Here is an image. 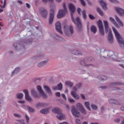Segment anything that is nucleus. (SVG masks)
Returning <instances> with one entry per match:
<instances>
[{
	"label": "nucleus",
	"mask_w": 124,
	"mask_h": 124,
	"mask_svg": "<svg viewBox=\"0 0 124 124\" xmlns=\"http://www.w3.org/2000/svg\"><path fill=\"white\" fill-rule=\"evenodd\" d=\"M112 30L121 48H122V49H124V39L123 38V37H122V36H121V35L120 34V33H119L118 31L116 30L115 28L113 27Z\"/></svg>",
	"instance_id": "obj_1"
},
{
	"label": "nucleus",
	"mask_w": 124,
	"mask_h": 124,
	"mask_svg": "<svg viewBox=\"0 0 124 124\" xmlns=\"http://www.w3.org/2000/svg\"><path fill=\"white\" fill-rule=\"evenodd\" d=\"M104 24L105 25V31L106 33H108V31H109L108 35V42L110 44H112V43H113L114 41L113 39V34L112 33V31H111V30H109V25L108 24V22L107 21H104Z\"/></svg>",
	"instance_id": "obj_2"
},
{
	"label": "nucleus",
	"mask_w": 124,
	"mask_h": 124,
	"mask_svg": "<svg viewBox=\"0 0 124 124\" xmlns=\"http://www.w3.org/2000/svg\"><path fill=\"white\" fill-rule=\"evenodd\" d=\"M52 111L57 114V118L58 120L62 121V120L65 119V115L62 113V110H60L59 108H54L52 109Z\"/></svg>",
	"instance_id": "obj_3"
},
{
	"label": "nucleus",
	"mask_w": 124,
	"mask_h": 124,
	"mask_svg": "<svg viewBox=\"0 0 124 124\" xmlns=\"http://www.w3.org/2000/svg\"><path fill=\"white\" fill-rule=\"evenodd\" d=\"M63 7L64 10H60L57 14V18L58 19H61L62 17L65 16V14H66V13L67 12V10L66 9V5L65 4V3H63Z\"/></svg>",
	"instance_id": "obj_4"
},
{
	"label": "nucleus",
	"mask_w": 124,
	"mask_h": 124,
	"mask_svg": "<svg viewBox=\"0 0 124 124\" xmlns=\"http://www.w3.org/2000/svg\"><path fill=\"white\" fill-rule=\"evenodd\" d=\"M69 8L70 11L71 12V17L72 21L75 24V25H76V21H75V19H74V17H73V13L75 12V6H74V5L72 4H69Z\"/></svg>",
	"instance_id": "obj_5"
},
{
	"label": "nucleus",
	"mask_w": 124,
	"mask_h": 124,
	"mask_svg": "<svg viewBox=\"0 0 124 124\" xmlns=\"http://www.w3.org/2000/svg\"><path fill=\"white\" fill-rule=\"evenodd\" d=\"M97 26L99 28L100 34L102 35V36H104V30H103V25H102V21L101 20H99L97 22Z\"/></svg>",
	"instance_id": "obj_6"
},
{
	"label": "nucleus",
	"mask_w": 124,
	"mask_h": 124,
	"mask_svg": "<svg viewBox=\"0 0 124 124\" xmlns=\"http://www.w3.org/2000/svg\"><path fill=\"white\" fill-rule=\"evenodd\" d=\"M72 113L73 116H75L76 118H79V117H80V112L78 111V109L75 108V107L74 106H73L72 107Z\"/></svg>",
	"instance_id": "obj_7"
},
{
	"label": "nucleus",
	"mask_w": 124,
	"mask_h": 124,
	"mask_svg": "<svg viewBox=\"0 0 124 124\" xmlns=\"http://www.w3.org/2000/svg\"><path fill=\"white\" fill-rule=\"evenodd\" d=\"M55 16V10L52 9L50 10V17L49 23V24H52L53 21H54V17Z\"/></svg>",
	"instance_id": "obj_8"
},
{
	"label": "nucleus",
	"mask_w": 124,
	"mask_h": 124,
	"mask_svg": "<svg viewBox=\"0 0 124 124\" xmlns=\"http://www.w3.org/2000/svg\"><path fill=\"white\" fill-rule=\"evenodd\" d=\"M37 91H38L39 93H40V94L42 95L43 98H47V95L45 94V93L42 90L41 86H38L37 87Z\"/></svg>",
	"instance_id": "obj_9"
},
{
	"label": "nucleus",
	"mask_w": 124,
	"mask_h": 124,
	"mask_svg": "<svg viewBox=\"0 0 124 124\" xmlns=\"http://www.w3.org/2000/svg\"><path fill=\"white\" fill-rule=\"evenodd\" d=\"M77 107H78V108L79 109V110L81 112V113H82V114H84V115H86V114H87L86 109H85V108H84V107H83L82 104L80 103H78L77 105Z\"/></svg>",
	"instance_id": "obj_10"
},
{
	"label": "nucleus",
	"mask_w": 124,
	"mask_h": 124,
	"mask_svg": "<svg viewBox=\"0 0 124 124\" xmlns=\"http://www.w3.org/2000/svg\"><path fill=\"white\" fill-rule=\"evenodd\" d=\"M23 92L25 94V98L26 100L29 101V102L32 101V98H31V97L29 94V92L28 91V90H24Z\"/></svg>",
	"instance_id": "obj_11"
},
{
	"label": "nucleus",
	"mask_w": 124,
	"mask_h": 124,
	"mask_svg": "<svg viewBox=\"0 0 124 124\" xmlns=\"http://www.w3.org/2000/svg\"><path fill=\"white\" fill-rule=\"evenodd\" d=\"M73 90L75 92L73 91L71 92V94L72 96H73V97H74L75 99H79L80 98V97L79 96V95H78V94H77V93H76V92H77V88H76V87H73Z\"/></svg>",
	"instance_id": "obj_12"
},
{
	"label": "nucleus",
	"mask_w": 124,
	"mask_h": 124,
	"mask_svg": "<svg viewBox=\"0 0 124 124\" xmlns=\"http://www.w3.org/2000/svg\"><path fill=\"white\" fill-rule=\"evenodd\" d=\"M40 13L42 16L44 18H46V17H47V14H48V12L46 9H44V8H40Z\"/></svg>",
	"instance_id": "obj_13"
},
{
	"label": "nucleus",
	"mask_w": 124,
	"mask_h": 124,
	"mask_svg": "<svg viewBox=\"0 0 124 124\" xmlns=\"http://www.w3.org/2000/svg\"><path fill=\"white\" fill-rule=\"evenodd\" d=\"M56 30L60 33L61 34H62V26L61 25V23L60 22H57L56 23Z\"/></svg>",
	"instance_id": "obj_14"
},
{
	"label": "nucleus",
	"mask_w": 124,
	"mask_h": 124,
	"mask_svg": "<svg viewBox=\"0 0 124 124\" xmlns=\"http://www.w3.org/2000/svg\"><path fill=\"white\" fill-rule=\"evenodd\" d=\"M99 3H100L101 6L104 10H107V4L106 2L103 1V0H101L99 1Z\"/></svg>",
	"instance_id": "obj_15"
},
{
	"label": "nucleus",
	"mask_w": 124,
	"mask_h": 124,
	"mask_svg": "<svg viewBox=\"0 0 124 124\" xmlns=\"http://www.w3.org/2000/svg\"><path fill=\"white\" fill-rule=\"evenodd\" d=\"M77 21V25L78 26V28L79 30L82 29V22H81V20H80V18L79 17H77L76 18Z\"/></svg>",
	"instance_id": "obj_16"
},
{
	"label": "nucleus",
	"mask_w": 124,
	"mask_h": 124,
	"mask_svg": "<svg viewBox=\"0 0 124 124\" xmlns=\"http://www.w3.org/2000/svg\"><path fill=\"white\" fill-rule=\"evenodd\" d=\"M116 11H117V12L119 13L121 16H124V10H123V9L121 8H116Z\"/></svg>",
	"instance_id": "obj_17"
},
{
	"label": "nucleus",
	"mask_w": 124,
	"mask_h": 124,
	"mask_svg": "<svg viewBox=\"0 0 124 124\" xmlns=\"http://www.w3.org/2000/svg\"><path fill=\"white\" fill-rule=\"evenodd\" d=\"M31 93L32 95H33L34 97H35L36 98H39L40 97V95L37 94V93L35 92L34 89H32Z\"/></svg>",
	"instance_id": "obj_18"
},
{
	"label": "nucleus",
	"mask_w": 124,
	"mask_h": 124,
	"mask_svg": "<svg viewBox=\"0 0 124 124\" xmlns=\"http://www.w3.org/2000/svg\"><path fill=\"white\" fill-rule=\"evenodd\" d=\"M53 90H56L57 91H62V83H60L57 86L53 87Z\"/></svg>",
	"instance_id": "obj_19"
},
{
	"label": "nucleus",
	"mask_w": 124,
	"mask_h": 124,
	"mask_svg": "<svg viewBox=\"0 0 124 124\" xmlns=\"http://www.w3.org/2000/svg\"><path fill=\"white\" fill-rule=\"evenodd\" d=\"M110 21L113 23V24L114 25V26L117 28V29H120V26L118 25L116 21H115V19L112 17L109 18Z\"/></svg>",
	"instance_id": "obj_20"
},
{
	"label": "nucleus",
	"mask_w": 124,
	"mask_h": 124,
	"mask_svg": "<svg viewBox=\"0 0 124 124\" xmlns=\"http://www.w3.org/2000/svg\"><path fill=\"white\" fill-rule=\"evenodd\" d=\"M52 107H50L48 108L43 109L40 111V113L42 114H48L49 113V109H51Z\"/></svg>",
	"instance_id": "obj_21"
},
{
	"label": "nucleus",
	"mask_w": 124,
	"mask_h": 124,
	"mask_svg": "<svg viewBox=\"0 0 124 124\" xmlns=\"http://www.w3.org/2000/svg\"><path fill=\"white\" fill-rule=\"evenodd\" d=\"M115 19L117 23L121 27H124V24H123V22H122V21H121V19L119 18V17H118V16H115Z\"/></svg>",
	"instance_id": "obj_22"
},
{
	"label": "nucleus",
	"mask_w": 124,
	"mask_h": 124,
	"mask_svg": "<svg viewBox=\"0 0 124 124\" xmlns=\"http://www.w3.org/2000/svg\"><path fill=\"white\" fill-rule=\"evenodd\" d=\"M47 62H48L47 61H43V62H40L37 64V66H38V67H41L42 66H44V65H46V64H47Z\"/></svg>",
	"instance_id": "obj_23"
},
{
	"label": "nucleus",
	"mask_w": 124,
	"mask_h": 124,
	"mask_svg": "<svg viewBox=\"0 0 124 124\" xmlns=\"http://www.w3.org/2000/svg\"><path fill=\"white\" fill-rule=\"evenodd\" d=\"M44 89H45V90L46 91V92H47V93H48L52 94V92H51V89H50V88H49V87H48L47 86L45 85L44 86Z\"/></svg>",
	"instance_id": "obj_24"
},
{
	"label": "nucleus",
	"mask_w": 124,
	"mask_h": 124,
	"mask_svg": "<svg viewBox=\"0 0 124 124\" xmlns=\"http://www.w3.org/2000/svg\"><path fill=\"white\" fill-rule=\"evenodd\" d=\"M108 101L111 104H115V105H118L119 104V102L115 100L109 99Z\"/></svg>",
	"instance_id": "obj_25"
},
{
	"label": "nucleus",
	"mask_w": 124,
	"mask_h": 124,
	"mask_svg": "<svg viewBox=\"0 0 124 124\" xmlns=\"http://www.w3.org/2000/svg\"><path fill=\"white\" fill-rule=\"evenodd\" d=\"M91 31L93 33H96V27L94 26H92L91 28Z\"/></svg>",
	"instance_id": "obj_26"
},
{
	"label": "nucleus",
	"mask_w": 124,
	"mask_h": 124,
	"mask_svg": "<svg viewBox=\"0 0 124 124\" xmlns=\"http://www.w3.org/2000/svg\"><path fill=\"white\" fill-rule=\"evenodd\" d=\"M85 106L87 108V110L91 111V108H90V103L88 102H86L85 103Z\"/></svg>",
	"instance_id": "obj_27"
},
{
	"label": "nucleus",
	"mask_w": 124,
	"mask_h": 124,
	"mask_svg": "<svg viewBox=\"0 0 124 124\" xmlns=\"http://www.w3.org/2000/svg\"><path fill=\"white\" fill-rule=\"evenodd\" d=\"M27 109L31 113H34V108H31L30 106H27Z\"/></svg>",
	"instance_id": "obj_28"
},
{
	"label": "nucleus",
	"mask_w": 124,
	"mask_h": 124,
	"mask_svg": "<svg viewBox=\"0 0 124 124\" xmlns=\"http://www.w3.org/2000/svg\"><path fill=\"white\" fill-rule=\"evenodd\" d=\"M19 70H20V68L17 67L15 69V70L12 72V76H13L15 73H18Z\"/></svg>",
	"instance_id": "obj_29"
},
{
	"label": "nucleus",
	"mask_w": 124,
	"mask_h": 124,
	"mask_svg": "<svg viewBox=\"0 0 124 124\" xmlns=\"http://www.w3.org/2000/svg\"><path fill=\"white\" fill-rule=\"evenodd\" d=\"M23 96H24V95L23 94V93H18L16 95V97L18 99H22Z\"/></svg>",
	"instance_id": "obj_30"
},
{
	"label": "nucleus",
	"mask_w": 124,
	"mask_h": 124,
	"mask_svg": "<svg viewBox=\"0 0 124 124\" xmlns=\"http://www.w3.org/2000/svg\"><path fill=\"white\" fill-rule=\"evenodd\" d=\"M36 106V107H44V106H45V105L43 103H38Z\"/></svg>",
	"instance_id": "obj_31"
},
{
	"label": "nucleus",
	"mask_w": 124,
	"mask_h": 124,
	"mask_svg": "<svg viewBox=\"0 0 124 124\" xmlns=\"http://www.w3.org/2000/svg\"><path fill=\"white\" fill-rule=\"evenodd\" d=\"M97 11L101 15V16H103V12L101 11L100 8H97Z\"/></svg>",
	"instance_id": "obj_32"
},
{
	"label": "nucleus",
	"mask_w": 124,
	"mask_h": 124,
	"mask_svg": "<svg viewBox=\"0 0 124 124\" xmlns=\"http://www.w3.org/2000/svg\"><path fill=\"white\" fill-rule=\"evenodd\" d=\"M65 85L66 86H70V87H73V83H72V82H71L70 81H67L65 83Z\"/></svg>",
	"instance_id": "obj_33"
},
{
	"label": "nucleus",
	"mask_w": 124,
	"mask_h": 124,
	"mask_svg": "<svg viewBox=\"0 0 124 124\" xmlns=\"http://www.w3.org/2000/svg\"><path fill=\"white\" fill-rule=\"evenodd\" d=\"M16 124H25V121L24 120H18L16 123Z\"/></svg>",
	"instance_id": "obj_34"
},
{
	"label": "nucleus",
	"mask_w": 124,
	"mask_h": 124,
	"mask_svg": "<svg viewBox=\"0 0 124 124\" xmlns=\"http://www.w3.org/2000/svg\"><path fill=\"white\" fill-rule=\"evenodd\" d=\"M82 16L83 18L86 19H87V15H86V11L85 10H83L82 11Z\"/></svg>",
	"instance_id": "obj_35"
},
{
	"label": "nucleus",
	"mask_w": 124,
	"mask_h": 124,
	"mask_svg": "<svg viewBox=\"0 0 124 124\" xmlns=\"http://www.w3.org/2000/svg\"><path fill=\"white\" fill-rule=\"evenodd\" d=\"M69 30L72 34L74 33V31H73V27H72V26H70L69 28Z\"/></svg>",
	"instance_id": "obj_36"
},
{
	"label": "nucleus",
	"mask_w": 124,
	"mask_h": 124,
	"mask_svg": "<svg viewBox=\"0 0 124 124\" xmlns=\"http://www.w3.org/2000/svg\"><path fill=\"white\" fill-rule=\"evenodd\" d=\"M5 5H6V0H4L3 5H0V7H1V8H4Z\"/></svg>",
	"instance_id": "obj_37"
},
{
	"label": "nucleus",
	"mask_w": 124,
	"mask_h": 124,
	"mask_svg": "<svg viewBox=\"0 0 124 124\" xmlns=\"http://www.w3.org/2000/svg\"><path fill=\"white\" fill-rule=\"evenodd\" d=\"M91 108L92 109H93V110H96V109H97V107L94 105H92Z\"/></svg>",
	"instance_id": "obj_38"
},
{
	"label": "nucleus",
	"mask_w": 124,
	"mask_h": 124,
	"mask_svg": "<svg viewBox=\"0 0 124 124\" xmlns=\"http://www.w3.org/2000/svg\"><path fill=\"white\" fill-rule=\"evenodd\" d=\"M90 19L91 20H94L95 18L94 16L91 14H89V15Z\"/></svg>",
	"instance_id": "obj_39"
},
{
	"label": "nucleus",
	"mask_w": 124,
	"mask_h": 124,
	"mask_svg": "<svg viewBox=\"0 0 124 124\" xmlns=\"http://www.w3.org/2000/svg\"><path fill=\"white\" fill-rule=\"evenodd\" d=\"M82 5H83V6H86V3L85 2V1H84V0H79Z\"/></svg>",
	"instance_id": "obj_40"
},
{
	"label": "nucleus",
	"mask_w": 124,
	"mask_h": 124,
	"mask_svg": "<svg viewBox=\"0 0 124 124\" xmlns=\"http://www.w3.org/2000/svg\"><path fill=\"white\" fill-rule=\"evenodd\" d=\"M101 80H103V81H105V80H107V77L105 76H103L101 78Z\"/></svg>",
	"instance_id": "obj_41"
},
{
	"label": "nucleus",
	"mask_w": 124,
	"mask_h": 124,
	"mask_svg": "<svg viewBox=\"0 0 124 124\" xmlns=\"http://www.w3.org/2000/svg\"><path fill=\"white\" fill-rule=\"evenodd\" d=\"M25 118H26L27 122L29 123V122H30V117H28V115L26 114Z\"/></svg>",
	"instance_id": "obj_42"
},
{
	"label": "nucleus",
	"mask_w": 124,
	"mask_h": 124,
	"mask_svg": "<svg viewBox=\"0 0 124 124\" xmlns=\"http://www.w3.org/2000/svg\"><path fill=\"white\" fill-rule=\"evenodd\" d=\"M14 116H15L16 118H21V115L16 113H15L14 114Z\"/></svg>",
	"instance_id": "obj_43"
},
{
	"label": "nucleus",
	"mask_w": 124,
	"mask_h": 124,
	"mask_svg": "<svg viewBox=\"0 0 124 124\" xmlns=\"http://www.w3.org/2000/svg\"><path fill=\"white\" fill-rule=\"evenodd\" d=\"M69 102H70L71 103H73V102H75V101H74V100L73 99L71 98H69Z\"/></svg>",
	"instance_id": "obj_44"
},
{
	"label": "nucleus",
	"mask_w": 124,
	"mask_h": 124,
	"mask_svg": "<svg viewBox=\"0 0 124 124\" xmlns=\"http://www.w3.org/2000/svg\"><path fill=\"white\" fill-rule=\"evenodd\" d=\"M47 1H50V2H53L54 0H43V2H47Z\"/></svg>",
	"instance_id": "obj_45"
},
{
	"label": "nucleus",
	"mask_w": 124,
	"mask_h": 124,
	"mask_svg": "<svg viewBox=\"0 0 124 124\" xmlns=\"http://www.w3.org/2000/svg\"><path fill=\"white\" fill-rule=\"evenodd\" d=\"M76 123H77V124H81V121H80V119H77L76 120Z\"/></svg>",
	"instance_id": "obj_46"
},
{
	"label": "nucleus",
	"mask_w": 124,
	"mask_h": 124,
	"mask_svg": "<svg viewBox=\"0 0 124 124\" xmlns=\"http://www.w3.org/2000/svg\"><path fill=\"white\" fill-rule=\"evenodd\" d=\"M55 94L57 97H60L61 96V93L60 92H57Z\"/></svg>",
	"instance_id": "obj_47"
},
{
	"label": "nucleus",
	"mask_w": 124,
	"mask_h": 124,
	"mask_svg": "<svg viewBox=\"0 0 124 124\" xmlns=\"http://www.w3.org/2000/svg\"><path fill=\"white\" fill-rule=\"evenodd\" d=\"M81 86H82V84L81 83H79L77 85L78 89H80L81 88Z\"/></svg>",
	"instance_id": "obj_48"
},
{
	"label": "nucleus",
	"mask_w": 124,
	"mask_h": 124,
	"mask_svg": "<svg viewBox=\"0 0 124 124\" xmlns=\"http://www.w3.org/2000/svg\"><path fill=\"white\" fill-rule=\"evenodd\" d=\"M62 96L64 100H66V97L64 94H62Z\"/></svg>",
	"instance_id": "obj_49"
},
{
	"label": "nucleus",
	"mask_w": 124,
	"mask_h": 124,
	"mask_svg": "<svg viewBox=\"0 0 124 124\" xmlns=\"http://www.w3.org/2000/svg\"><path fill=\"white\" fill-rule=\"evenodd\" d=\"M120 121L121 119H120V118H118L115 120V123H120Z\"/></svg>",
	"instance_id": "obj_50"
},
{
	"label": "nucleus",
	"mask_w": 124,
	"mask_h": 124,
	"mask_svg": "<svg viewBox=\"0 0 124 124\" xmlns=\"http://www.w3.org/2000/svg\"><path fill=\"white\" fill-rule=\"evenodd\" d=\"M111 2H112V3H116L117 2H118V1H117L116 0H110Z\"/></svg>",
	"instance_id": "obj_51"
},
{
	"label": "nucleus",
	"mask_w": 124,
	"mask_h": 124,
	"mask_svg": "<svg viewBox=\"0 0 124 124\" xmlns=\"http://www.w3.org/2000/svg\"><path fill=\"white\" fill-rule=\"evenodd\" d=\"M77 12L78 13V14H79L80 15V13L81 12V8H78L77 10Z\"/></svg>",
	"instance_id": "obj_52"
},
{
	"label": "nucleus",
	"mask_w": 124,
	"mask_h": 124,
	"mask_svg": "<svg viewBox=\"0 0 124 124\" xmlns=\"http://www.w3.org/2000/svg\"><path fill=\"white\" fill-rule=\"evenodd\" d=\"M26 4V6L28 8H31V5H30V4L27 3Z\"/></svg>",
	"instance_id": "obj_53"
},
{
	"label": "nucleus",
	"mask_w": 124,
	"mask_h": 124,
	"mask_svg": "<svg viewBox=\"0 0 124 124\" xmlns=\"http://www.w3.org/2000/svg\"><path fill=\"white\" fill-rule=\"evenodd\" d=\"M18 103H20L21 104H24V103H25V101H19Z\"/></svg>",
	"instance_id": "obj_54"
},
{
	"label": "nucleus",
	"mask_w": 124,
	"mask_h": 124,
	"mask_svg": "<svg viewBox=\"0 0 124 124\" xmlns=\"http://www.w3.org/2000/svg\"><path fill=\"white\" fill-rule=\"evenodd\" d=\"M119 84H120V83H118V82L114 83L112 84V85H113V86H118V85H119Z\"/></svg>",
	"instance_id": "obj_55"
},
{
	"label": "nucleus",
	"mask_w": 124,
	"mask_h": 124,
	"mask_svg": "<svg viewBox=\"0 0 124 124\" xmlns=\"http://www.w3.org/2000/svg\"><path fill=\"white\" fill-rule=\"evenodd\" d=\"M81 98H82V99H85V96L83 94H81Z\"/></svg>",
	"instance_id": "obj_56"
},
{
	"label": "nucleus",
	"mask_w": 124,
	"mask_h": 124,
	"mask_svg": "<svg viewBox=\"0 0 124 124\" xmlns=\"http://www.w3.org/2000/svg\"><path fill=\"white\" fill-rule=\"evenodd\" d=\"M56 36H57V37H59L60 38H61V39H62V38L60 37V36H59V35L55 34Z\"/></svg>",
	"instance_id": "obj_57"
},
{
	"label": "nucleus",
	"mask_w": 124,
	"mask_h": 124,
	"mask_svg": "<svg viewBox=\"0 0 124 124\" xmlns=\"http://www.w3.org/2000/svg\"><path fill=\"white\" fill-rule=\"evenodd\" d=\"M17 44H14V47H15V48H17Z\"/></svg>",
	"instance_id": "obj_58"
},
{
	"label": "nucleus",
	"mask_w": 124,
	"mask_h": 124,
	"mask_svg": "<svg viewBox=\"0 0 124 124\" xmlns=\"http://www.w3.org/2000/svg\"><path fill=\"white\" fill-rule=\"evenodd\" d=\"M18 3H20V4H22L23 3V2L22 1L18 0Z\"/></svg>",
	"instance_id": "obj_59"
},
{
	"label": "nucleus",
	"mask_w": 124,
	"mask_h": 124,
	"mask_svg": "<svg viewBox=\"0 0 124 124\" xmlns=\"http://www.w3.org/2000/svg\"><path fill=\"white\" fill-rule=\"evenodd\" d=\"M72 54H73V55H79L78 53H73V51L72 52Z\"/></svg>",
	"instance_id": "obj_60"
},
{
	"label": "nucleus",
	"mask_w": 124,
	"mask_h": 124,
	"mask_svg": "<svg viewBox=\"0 0 124 124\" xmlns=\"http://www.w3.org/2000/svg\"><path fill=\"white\" fill-rule=\"evenodd\" d=\"M1 12H3V9H0V13H1Z\"/></svg>",
	"instance_id": "obj_61"
},
{
	"label": "nucleus",
	"mask_w": 124,
	"mask_h": 124,
	"mask_svg": "<svg viewBox=\"0 0 124 124\" xmlns=\"http://www.w3.org/2000/svg\"><path fill=\"white\" fill-rule=\"evenodd\" d=\"M121 109L122 111H124V107H121Z\"/></svg>",
	"instance_id": "obj_62"
},
{
	"label": "nucleus",
	"mask_w": 124,
	"mask_h": 124,
	"mask_svg": "<svg viewBox=\"0 0 124 124\" xmlns=\"http://www.w3.org/2000/svg\"><path fill=\"white\" fill-rule=\"evenodd\" d=\"M60 124H67L66 122H63V123H61Z\"/></svg>",
	"instance_id": "obj_63"
},
{
	"label": "nucleus",
	"mask_w": 124,
	"mask_h": 124,
	"mask_svg": "<svg viewBox=\"0 0 124 124\" xmlns=\"http://www.w3.org/2000/svg\"><path fill=\"white\" fill-rule=\"evenodd\" d=\"M121 124H124V120H123V121L122 122Z\"/></svg>",
	"instance_id": "obj_64"
}]
</instances>
